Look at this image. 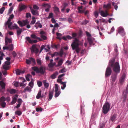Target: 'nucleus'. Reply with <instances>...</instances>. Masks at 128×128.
I'll return each instance as SVG.
<instances>
[{"mask_svg":"<svg viewBox=\"0 0 128 128\" xmlns=\"http://www.w3.org/2000/svg\"><path fill=\"white\" fill-rule=\"evenodd\" d=\"M115 62V59L112 58L110 60L109 64L112 68L114 72L115 73L118 74L120 71V64L118 62Z\"/></svg>","mask_w":128,"mask_h":128,"instance_id":"nucleus-1","label":"nucleus"},{"mask_svg":"<svg viewBox=\"0 0 128 128\" xmlns=\"http://www.w3.org/2000/svg\"><path fill=\"white\" fill-rule=\"evenodd\" d=\"M80 44V41L76 38H75L71 44L72 50H75L77 54L79 53L80 50V48L79 47Z\"/></svg>","mask_w":128,"mask_h":128,"instance_id":"nucleus-2","label":"nucleus"},{"mask_svg":"<svg viewBox=\"0 0 128 128\" xmlns=\"http://www.w3.org/2000/svg\"><path fill=\"white\" fill-rule=\"evenodd\" d=\"M32 68L36 73H40L41 74L43 75L46 73V68L45 66H41L39 68L35 66L32 67Z\"/></svg>","mask_w":128,"mask_h":128,"instance_id":"nucleus-3","label":"nucleus"},{"mask_svg":"<svg viewBox=\"0 0 128 128\" xmlns=\"http://www.w3.org/2000/svg\"><path fill=\"white\" fill-rule=\"evenodd\" d=\"M110 105L108 102H106L103 105L102 108L103 113L104 114H106L109 111Z\"/></svg>","mask_w":128,"mask_h":128,"instance_id":"nucleus-4","label":"nucleus"},{"mask_svg":"<svg viewBox=\"0 0 128 128\" xmlns=\"http://www.w3.org/2000/svg\"><path fill=\"white\" fill-rule=\"evenodd\" d=\"M14 17V15L13 14H12L11 15L9 18L8 19L7 21L6 22L5 24V25L6 26L8 25V27L10 28V26H11L12 24V22H11V20L10 19H12Z\"/></svg>","mask_w":128,"mask_h":128,"instance_id":"nucleus-5","label":"nucleus"},{"mask_svg":"<svg viewBox=\"0 0 128 128\" xmlns=\"http://www.w3.org/2000/svg\"><path fill=\"white\" fill-rule=\"evenodd\" d=\"M112 70L111 68L109 66L106 69L105 73L106 77H108L110 76L112 73Z\"/></svg>","mask_w":128,"mask_h":128,"instance_id":"nucleus-6","label":"nucleus"},{"mask_svg":"<svg viewBox=\"0 0 128 128\" xmlns=\"http://www.w3.org/2000/svg\"><path fill=\"white\" fill-rule=\"evenodd\" d=\"M30 50L32 53L34 52L37 54L39 52L38 50L36 48L35 45H32L30 48Z\"/></svg>","mask_w":128,"mask_h":128,"instance_id":"nucleus-7","label":"nucleus"},{"mask_svg":"<svg viewBox=\"0 0 128 128\" xmlns=\"http://www.w3.org/2000/svg\"><path fill=\"white\" fill-rule=\"evenodd\" d=\"M118 32L122 36H124L126 34V33L124 31V28L121 27L118 28Z\"/></svg>","mask_w":128,"mask_h":128,"instance_id":"nucleus-8","label":"nucleus"},{"mask_svg":"<svg viewBox=\"0 0 128 128\" xmlns=\"http://www.w3.org/2000/svg\"><path fill=\"white\" fill-rule=\"evenodd\" d=\"M108 10L106 9L105 10V12L103 10H101L100 12L101 16L103 17H106L108 15H109V14L108 13Z\"/></svg>","mask_w":128,"mask_h":128,"instance_id":"nucleus-9","label":"nucleus"},{"mask_svg":"<svg viewBox=\"0 0 128 128\" xmlns=\"http://www.w3.org/2000/svg\"><path fill=\"white\" fill-rule=\"evenodd\" d=\"M26 40L28 41V42L30 44H32L33 43H36L38 42L37 40H32L29 37H26Z\"/></svg>","mask_w":128,"mask_h":128,"instance_id":"nucleus-10","label":"nucleus"},{"mask_svg":"<svg viewBox=\"0 0 128 128\" xmlns=\"http://www.w3.org/2000/svg\"><path fill=\"white\" fill-rule=\"evenodd\" d=\"M18 96V95L17 94H16L14 96V97L12 98V100L11 102L12 104H13L16 103Z\"/></svg>","mask_w":128,"mask_h":128,"instance_id":"nucleus-11","label":"nucleus"},{"mask_svg":"<svg viewBox=\"0 0 128 128\" xmlns=\"http://www.w3.org/2000/svg\"><path fill=\"white\" fill-rule=\"evenodd\" d=\"M103 8L104 9L107 10H109L111 8V4L110 3H109L107 4H104L103 6Z\"/></svg>","mask_w":128,"mask_h":128,"instance_id":"nucleus-12","label":"nucleus"},{"mask_svg":"<svg viewBox=\"0 0 128 128\" xmlns=\"http://www.w3.org/2000/svg\"><path fill=\"white\" fill-rule=\"evenodd\" d=\"M30 10L33 15H38V12L36 10H34L31 7H30Z\"/></svg>","mask_w":128,"mask_h":128,"instance_id":"nucleus-13","label":"nucleus"},{"mask_svg":"<svg viewBox=\"0 0 128 128\" xmlns=\"http://www.w3.org/2000/svg\"><path fill=\"white\" fill-rule=\"evenodd\" d=\"M125 78V74H123L120 80V83L122 84V83L124 81Z\"/></svg>","mask_w":128,"mask_h":128,"instance_id":"nucleus-14","label":"nucleus"},{"mask_svg":"<svg viewBox=\"0 0 128 128\" xmlns=\"http://www.w3.org/2000/svg\"><path fill=\"white\" fill-rule=\"evenodd\" d=\"M58 72L56 71L50 76V78L54 79L56 78V76L58 74Z\"/></svg>","mask_w":128,"mask_h":128,"instance_id":"nucleus-15","label":"nucleus"},{"mask_svg":"<svg viewBox=\"0 0 128 128\" xmlns=\"http://www.w3.org/2000/svg\"><path fill=\"white\" fill-rule=\"evenodd\" d=\"M118 74L115 73L112 74L111 76L112 81V82H114L116 78V76Z\"/></svg>","mask_w":128,"mask_h":128,"instance_id":"nucleus-16","label":"nucleus"},{"mask_svg":"<svg viewBox=\"0 0 128 128\" xmlns=\"http://www.w3.org/2000/svg\"><path fill=\"white\" fill-rule=\"evenodd\" d=\"M14 25L10 27V28H9L10 30L12 29H16L17 30L18 29H20V28H19L16 24H14Z\"/></svg>","mask_w":128,"mask_h":128,"instance_id":"nucleus-17","label":"nucleus"},{"mask_svg":"<svg viewBox=\"0 0 128 128\" xmlns=\"http://www.w3.org/2000/svg\"><path fill=\"white\" fill-rule=\"evenodd\" d=\"M7 91L9 92L10 94H15L16 92V90L14 89H8L7 90Z\"/></svg>","mask_w":128,"mask_h":128,"instance_id":"nucleus-18","label":"nucleus"},{"mask_svg":"<svg viewBox=\"0 0 128 128\" xmlns=\"http://www.w3.org/2000/svg\"><path fill=\"white\" fill-rule=\"evenodd\" d=\"M35 26L36 28H38V27L40 28H41L42 27V25L40 23V22L39 21L36 23Z\"/></svg>","mask_w":128,"mask_h":128,"instance_id":"nucleus-19","label":"nucleus"},{"mask_svg":"<svg viewBox=\"0 0 128 128\" xmlns=\"http://www.w3.org/2000/svg\"><path fill=\"white\" fill-rule=\"evenodd\" d=\"M54 92L53 90L52 91H50L49 92V98L48 99V100H50L53 96V94Z\"/></svg>","mask_w":128,"mask_h":128,"instance_id":"nucleus-20","label":"nucleus"},{"mask_svg":"<svg viewBox=\"0 0 128 128\" xmlns=\"http://www.w3.org/2000/svg\"><path fill=\"white\" fill-rule=\"evenodd\" d=\"M82 8V6H81L80 7H78V12L79 13L82 14L84 12V10H81Z\"/></svg>","mask_w":128,"mask_h":128,"instance_id":"nucleus-21","label":"nucleus"},{"mask_svg":"<svg viewBox=\"0 0 128 128\" xmlns=\"http://www.w3.org/2000/svg\"><path fill=\"white\" fill-rule=\"evenodd\" d=\"M26 8V6L24 5H22L20 7L18 11L20 12L22 11V10H24Z\"/></svg>","mask_w":128,"mask_h":128,"instance_id":"nucleus-22","label":"nucleus"},{"mask_svg":"<svg viewBox=\"0 0 128 128\" xmlns=\"http://www.w3.org/2000/svg\"><path fill=\"white\" fill-rule=\"evenodd\" d=\"M68 4L67 3L64 2L63 4V8L61 9V11L64 12L65 9V8L68 6Z\"/></svg>","mask_w":128,"mask_h":128,"instance_id":"nucleus-23","label":"nucleus"},{"mask_svg":"<svg viewBox=\"0 0 128 128\" xmlns=\"http://www.w3.org/2000/svg\"><path fill=\"white\" fill-rule=\"evenodd\" d=\"M22 31L23 30H22V29L20 28V29H18L16 32L17 35L19 36Z\"/></svg>","mask_w":128,"mask_h":128,"instance_id":"nucleus-24","label":"nucleus"},{"mask_svg":"<svg viewBox=\"0 0 128 128\" xmlns=\"http://www.w3.org/2000/svg\"><path fill=\"white\" fill-rule=\"evenodd\" d=\"M42 91L41 90H39L36 96V98L38 99H39L41 98V95Z\"/></svg>","mask_w":128,"mask_h":128,"instance_id":"nucleus-25","label":"nucleus"},{"mask_svg":"<svg viewBox=\"0 0 128 128\" xmlns=\"http://www.w3.org/2000/svg\"><path fill=\"white\" fill-rule=\"evenodd\" d=\"M10 66L6 65V64H4L3 66V69L6 70H8L10 68Z\"/></svg>","mask_w":128,"mask_h":128,"instance_id":"nucleus-26","label":"nucleus"},{"mask_svg":"<svg viewBox=\"0 0 128 128\" xmlns=\"http://www.w3.org/2000/svg\"><path fill=\"white\" fill-rule=\"evenodd\" d=\"M87 39L90 44H92L93 42V40L91 37H88Z\"/></svg>","mask_w":128,"mask_h":128,"instance_id":"nucleus-27","label":"nucleus"},{"mask_svg":"<svg viewBox=\"0 0 128 128\" xmlns=\"http://www.w3.org/2000/svg\"><path fill=\"white\" fill-rule=\"evenodd\" d=\"M0 85L2 87V89L5 88V85L4 82L2 81H0Z\"/></svg>","mask_w":128,"mask_h":128,"instance_id":"nucleus-28","label":"nucleus"},{"mask_svg":"<svg viewBox=\"0 0 128 128\" xmlns=\"http://www.w3.org/2000/svg\"><path fill=\"white\" fill-rule=\"evenodd\" d=\"M46 80H44L43 81V83L44 84V87L46 88H47L49 86V84L48 83L46 82Z\"/></svg>","mask_w":128,"mask_h":128,"instance_id":"nucleus-29","label":"nucleus"},{"mask_svg":"<svg viewBox=\"0 0 128 128\" xmlns=\"http://www.w3.org/2000/svg\"><path fill=\"white\" fill-rule=\"evenodd\" d=\"M116 118V114H114L111 116L110 118V119L111 120L113 121Z\"/></svg>","mask_w":128,"mask_h":128,"instance_id":"nucleus-30","label":"nucleus"},{"mask_svg":"<svg viewBox=\"0 0 128 128\" xmlns=\"http://www.w3.org/2000/svg\"><path fill=\"white\" fill-rule=\"evenodd\" d=\"M8 47L9 50L10 51H12L14 49L13 45L12 44L9 45Z\"/></svg>","mask_w":128,"mask_h":128,"instance_id":"nucleus-31","label":"nucleus"},{"mask_svg":"<svg viewBox=\"0 0 128 128\" xmlns=\"http://www.w3.org/2000/svg\"><path fill=\"white\" fill-rule=\"evenodd\" d=\"M5 40H6L7 42L9 43H11L12 42V38H10L6 37L5 38Z\"/></svg>","mask_w":128,"mask_h":128,"instance_id":"nucleus-32","label":"nucleus"},{"mask_svg":"<svg viewBox=\"0 0 128 128\" xmlns=\"http://www.w3.org/2000/svg\"><path fill=\"white\" fill-rule=\"evenodd\" d=\"M66 82H61V84H62L63 85V86H62L61 88L62 90H64L66 86Z\"/></svg>","mask_w":128,"mask_h":128,"instance_id":"nucleus-33","label":"nucleus"},{"mask_svg":"<svg viewBox=\"0 0 128 128\" xmlns=\"http://www.w3.org/2000/svg\"><path fill=\"white\" fill-rule=\"evenodd\" d=\"M45 46L44 45H42L41 47L40 48V53L44 49L46 51V52H47L48 51V50L46 49V48H45Z\"/></svg>","mask_w":128,"mask_h":128,"instance_id":"nucleus-34","label":"nucleus"},{"mask_svg":"<svg viewBox=\"0 0 128 128\" xmlns=\"http://www.w3.org/2000/svg\"><path fill=\"white\" fill-rule=\"evenodd\" d=\"M30 90L31 88L29 86H27L24 89L23 91V92H25L26 91H30Z\"/></svg>","mask_w":128,"mask_h":128,"instance_id":"nucleus-35","label":"nucleus"},{"mask_svg":"<svg viewBox=\"0 0 128 128\" xmlns=\"http://www.w3.org/2000/svg\"><path fill=\"white\" fill-rule=\"evenodd\" d=\"M15 114L18 116H20L22 114V112L20 110H17L15 112Z\"/></svg>","mask_w":128,"mask_h":128,"instance_id":"nucleus-36","label":"nucleus"},{"mask_svg":"<svg viewBox=\"0 0 128 128\" xmlns=\"http://www.w3.org/2000/svg\"><path fill=\"white\" fill-rule=\"evenodd\" d=\"M29 23V22L28 21V20H25L23 21V25L22 26H24L26 24Z\"/></svg>","mask_w":128,"mask_h":128,"instance_id":"nucleus-37","label":"nucleus"},{"mask_svg":"<svg viewBox=\"0 0 128 128\" xmlns=\"http://www.w3.org/2000/svg\"><path fill=\"white\" fill-rule=\"evenodd\" d=\"M6 100L5 98L2 96L0 98V102H4Z\"/></svg>","mask_w":128,"mask_h":128,"instance_id":"nucleus-38","label":"nucleus"},{"mask_svg":"<svg viewBox=\"0 0 128 128\" xmlns=\"http://www.w3.org/2000/svg\"><path fill=\"white\" fill-rule=\"evenodd\" d=\"M63 62V60L62 59L60 60L58 62V66H61Z\"/></svg>","mask_w":128,"mask_h":128,"instance_id":"nucleus-39","label":"nucleus"},{"mask_svg":"<svg viewBox=\"0 0 128 128\" xmlns=\"http://www.w3.org/2000/svg\"><path fill=\"white\" fill-rule=\"evenodd\" d=\"M60 93V91H59L58 92H55V94L54 95V97L55 98L58 97Z\"/></svg>","mask_w":128,"mask_h":128,"instance_id":"nucleus-40","label":"nucleus"},{"mask_svg":"<svg viewBox=\"0 0 128 128\" xmlns=\"http://www.w3.org/2000/svg\"><path fill=\"white\" fill-rule=\"evenodd\" d=\"M59 46V45L58 44V45L52 44L51 45V46L52 48H58Z\"/></svg>","mask_w":128,"mask_h":128,"instance_id":"nucleus-41","label":"nucleus"},{"mask_svg":"<svg viewBox=\"0 0 128 128\" xmlns=\"http://www.w3.org/2000/svg\"><path fill=\"white\" fill-rule=\"evenodd\" d=\"M55 64L54 63H50L48 65V66L50 68H52L55 65Z\"/></svg>","mask_w":128,"mask_h":128,"instance_id":"nucleus-42","label":"nucleus"},{"mask_svg":"<svg viewBox=\"0 0 128 128\" xmlns=\"http://www.w3.org/2000/svg\"><path fill=\"white\" fill-rule=\"evenodd\" d=\"M31 77V75L29 74H28L27 75V76H26V79L27 81H29L30 80L29 78Z\"/></svg>","mask_w":128,"mask_h":128,"instance_id":"nucleus-43","label":"nucleus"},{"mask_svg":"<svg viewBox=\"0 0 128 128\" xmlns=\"http://www.w3.org/2000/svg\"><path fill=\"white\" fill-rule=\"evenodd\" d=\"M1 106L3 108L5 107L6 105V103L4 102H0Z\"/></svg>","mask_w":128,"mask_h":128,"instance_id":"nucleus-44","label":"nucleus"},{"mask_svg":"<svg viewBox=\"0 0 128 128\" xmlns=\"http://www.w3.org/2000/svg\"><path fill=\"white\" fill-rule=\"evenodd\" d=\"M5 9V8L4 7H2V8L0 9V14H2Z\"/></svg>","mask_w":128,"mask_h":128,"instance_id":"nucleus-45","label":"nucleus"},{"mask_svg":"<svg viewBox=\"0 0 128 128\" xmlns=\"http://www.w3.org/2000/svg\"><path fill=\"white\" fill-rule=\"evenodd\" d=\"M33 8L35 10H38L39 9V7L35 4L33 5Z\"/></svg>","mask_w":128,"mask_h":128,"instance_id":"nucleus-46","label":"nucleus"},{"mask_svg":"<svg viewBox=\"0 0 128 128\" xmlns=\"http://www.w3.org/2000/svg\"><path fill=\"white\" fill-rule=\"evenodd\" d=\"M41 38L44 40H46L47 39V37L44 35H42L40 36Z\"/></svg>","mask_w":128,"mask_h":128,"instance_id":"nucleus-47","label":"nucleus"},{"mask_svg":"<svg viewBox=\"0 0 128 128\" xmlns=\"http://www.w3.org/2000/svg\"><path fill=\"white\" fill-rule=\"evenodd\" d=\"M42 6L44 7H50V6L48 4H42Z\"/></svg>","mask_w":128,"mask_h":128,"instance_id":"nucleus-48","label":"nucleus"},{"mask_svg":"<svg viewBox=\"0 0 128 128\" xmlns=\"http://www.w3.org/2000/svg\"><path fill=\"white\" fill-rule=\"evenodd\" d=\"M36 62L39 65H41L42 64V62L41 60L39 59H36Z\"/></svg>","mask_w":128,"mask_h":128,"instance_id":"nucleus-49","label":"nucleus"},{"mask_svg":"<svg viewBox=\"0 0 128 128\" xmlns=\"http://www.w3.org/2000/svg\"><path fill=\"white\" fill-rule=\"evenodd\" d=\"M30 60L31 62H33V63L34 64H35L36 61L34 59L31 58H30Z\"/></svg>","mask_w":128,"mask_h":128,"instance_id":"nucleus-50","label":"nucleus"},{"mask_svg":"<svg viewBox=\"0 0 128 128\" xmlns=\"http://www.w3.org/2000/svg\"><path fill=\"white\" fill-rule=\"evenodd\" d=\"M42 110L43 109L41 108H36V110L37 112L42 111Z\"/></svg>","mask_w":128,"mask_h":128,"instance_id":"nucleus-51","label":"nucleus"},{"mask_svg":"<svg viewBox=\"0 0 128 128\" xmlns=\"http://www.w3.org/2000/svg\"><path fill=\"white\" fill-rule=\"evenodd\" d=\"M30 36L32 38L35 39H36L37 38V37L34 34H31Z\"/></svg>","mask_w":128,"mask_h":128,"instance_id":"nucleus-52","label":"nucleus"},{"mask_svg":"<svg viewBox=\"0 0 128 128\" xmlns=\"http://www.w3.org/2000/svg\"><path fill=\"white\" fill-rule=\"evenodd\" d=\"M58 86L57 84H55V92H58Z\"/></svg>","mask_w":128,"mask_h":128,"instance_id":"nucleus-53","label":"nucleus"},{"mask_svg":"<svg viewBox=\"0 0 128 128\" xmlns=\"http://www.w3.org/2000/svg\"><path fill=\"white\" fill-rule=\"evenodd\" d=\"M17 102L18 104H21L22 103V100L21 98H18V100Z\"/></svg>","mask_w":128,"mask_h":128,"instance_id":"nucleus-54","label":"nucleus"},{"mask_svg":"<svg viewBox=\"0 0 128 128\" xmlns=\"http://www.w3.org/2000/svg\"><path fill=\"white\" fill-rule=\"evenodd\" d=\"M18 23L20 24V25L21 26V27L23 26H22L23 25V23H22V22H21L20 20H18Z\"/></svg>","mask_w":128,"mask_h":128,"instance_id":"nucleus-55","label":"nucleus"},{"mask_svg":"<svg viewBox=\"0 0 128 128\" xmlns=\"http://www.w3.org/2000/svg\"><path fill=\"white\" fill-rule=\"evenodd\" d=\"M12 54L14 58H15L16 57L17 55V54L15 51H13L12 52Z\"/></svg>","mask_w":128,"mask_h":128,"instance_id":"nucleus-56","label":"nucleus"},{"mask_svg":"<svg viewBox=\"0 0 128 128\" xmlns=\"http://www.w3.org/2000/svg\"><path fill=\"white\" fill-rule=\"evenodd\" d=\"M38 86L39 87H40L42 85V82L40 81H38L37 82Z\"/></svg>","mask_w":128,"mask_h":128,"instance_id":"nucleus-57","label":"nucleus"},{"mask_svg":"<svg viewBox=\"0 0 128 128\" xmlns=\"http://www.w3.org/2000/svg\"><path fill=\"white\" fill-rule=\"evenodd\" d=\"M94 14L96 17L97 18L98 16V12L97 11H95L94 12Z\"/></svg>","mask_w":128,"mask_h":128,"instance_id":"nucleus-58","label":"nucleus"},{"mask_svg":"<svg viewBox=\"0 0 128 128\" xmlns=\"http://www.w3.org/2000/svg\"><path fill=\"white\" fill-rule=\"evenodd\" d=\"M20 70L18 69L16 70V73L17 74L20 75Z\"/></svg>","mask_w":128,"mask_h":128,"instance_id":"nucleus-59","label":"nucleus"},{"mask_svg":"<svg viewBox=\"0 0 128 128\" xmlns=\"http://www.w3.org/2000/svg\"><path fill=\"white\" fill-rule=\"evenodd\" d=\"M13 8L12 7H10L8 10V14L11 13L12 10Z\"/></svg>","mask_w":128,"mask_h":128,"instance_id":"nucleus-60","label":"nucleus"},{"mask_svg":"<svg viewBox=\"0 0 128 128\" xmlns=\"http://www.w3.org/2000/svg\"><path fill=\"white\" fill-rule=\"evenodd\" d=\"M53 14L52 13H50L49 14V16L48 17V18H53Z\"/></svg>","mask_w":128,"mask_h":128,"instance_id":"nucleus-61","label":"nucleus"},{"mask_svg":"<svg viewBox=\"0 0 128 128\" xmlns=\"http://www.w3.org/2000/svg\"><path fill=\"white\" fill-rule=\"evenodd\" d=\"M68 22L70 23H72L73 22L72 19L70 18H68Z\"/></svg>","mask_w":128,"mask_h":128,"instance_id":"nucleus-62","label":"nucleus"},{"mask_svg":"<svg viewBox=\"0 0 128 128\" xmlns=\"http://www.w3.org/2000/svg\"><path fill=\"white\" fill-rule=\"evenodd\" d=\"M28 85L31 88H32L33 86V83L31 81L29 83Z\"/></svg>","mask_w":128,"mask_h":128,"instance_id":"nucleus-63","label":"nucleus"},{"mask_svg":"<svg viewBox=\"0 0 128 128\" xmlns=\"http://www.w3.org/2000/svg\"><path fill=\"white\" fill-rule=\"evenodd\" d=\"M66 72L65 68H63L59 71L60 73H63Z\"/></svg>","mask_w":128,"mask_h":128,"instance_id":"nucleus-64","label":"nucleus"}]
</instances>
